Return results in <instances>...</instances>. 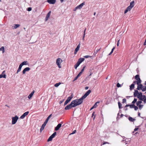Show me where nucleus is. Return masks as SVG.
<instances>
[{"instance_id":"f257e3e1","label":"nucleus","mask_w":146,"mask_h":146,"mask_svg":"<svg viewBox=\"0 0 146 146\" xmlns=\"http://www.w3.org/2000/svg\"><path fill=\"white\" fill-rule=\"evenodd\" d=\"M84 99L81 97L80 98L78 99H76L72 101V102L73 103V106H76L82 104L83 101Z\"/></svg>"},{"instance_id":"f03ea898","label":"nucleus","mask_w":146,"mask_h":146,"mask_svg":"<svg viewBox=\"0 0 146 146\" xmlns=\"http://www.w3.org/2000/svg\"><path fill=\"white\" fill-rule=\"evenodd\" d=\"M62 62V60L60 58H58L56 60V64L58 66L59 68H61V64Z\"/></svg>"},{"instance_id":"7ed1b4c3","label":"nucleus","mask_w":146,"mask_h":146,"mask_svg":"<svg viewBox=\"0 0 146 146\" xmlns=\"http://www.w3.org/2000/svg\"><path fill=\"white\" fill-rule=\"evenodd\" d=\"M19 119V117L17 115L15 116V117H12V124L13 125L15 124Z\"/></svg>"},{"instance_id":"20e7f679","label":"nucleus","mask_w":146,"mask_h":146,"mask_svg":"<svg viewBox=\"0 0 146 146\" xmlns=\"http://www.w3.org/2000/svg\"><path fill=\"white\" fill-rule=\"evenodd\" d=\"M73 97V94H72L69 97L67 100L65 101L64 103V105H66L71 100Z\"/></svg>"},{"instance_id":"39448f33","label":"nucleus","mask_w":146,"mask_h":146,"mask_svg":"<svg viewBox=\"0 0 146 146\" xmlns=\"http://www.w3.org/2000/svg\"><path fill=\"white\" fill-rule=\"evenodd\" d=\"M135 79L137 80L136 83L137 84H138L139 83H141V80L139 78V75H137L135 76Z\"/></svg>"},{"instance_id":"423d86ee","label":"nucleus","mask_w":146,"mask_h":146,"mask_svg":"<svg viewBox=\"0 0 146 146\" xmlns=\"http://www.w3.org/2000/svg\"><path fill=\"white\" fill-rule=\"evenodd\" d=\"M56 132H54V133L52 134L48 138L47 140V141L49 142L52 141V139L55 137V135H56Z\"/></svg>"},{"instance_id":"0eeeda50","label":"nucleus","mask_w":146,"mask_h":146,"mask_svg":"<svg viewBox=\"0 0 146 146\" xmlns=\"http://www.w3.org/2000/svg\"><path fill=\"white\" fill-rule=\"evenodd\" d=\"M72 107H74L73 106V103L71 102V104L68 105H67L65 108V109L66 110H69Z\"/></svg>"},{"instance_id":"6e6552de","label":"nucleus","mask_w":146,"mask_h":146,"mask_svg":"<svg viewBox=\"0 0 146 146\" xmlns=\"http://www.w3.org/2000/svg\"><path fill=\"white\" fill-rule=\"evenodd\" d=\"M91 92V91L90 90H88L84 94V95L82 96V97L84 99L85 98L88 96Z\"/></svg>"},{"instance_id":"1a4fd4ad","label":"nucleus","mask_w":146,"mask_h":146,"mask_svg":"<svg viewBox=\"0 0 146 146\" xmlns=\"http://www.w3.org/2000/svg\"><path fill=\"white\" fill-rule=\"evenodd\" d=\"M29 113V111H27L24 113L20 117V118L22 119L24 118Z\"/></svg>"},{"instance_id":"9d476101","label":"nucleus","mask_w":146,"mask_h":146,"mask_svg":"<svg viewBox=\"0 0 146 146\" xmlns=\"http://www.w3.org/2000/svg\"><path fill=\"white\" fill-rule=\"evenodd\" d=\"M80 43H79L78 45L77 46L76 48L75 49L74 53V54H76L77 53L78 51L79 50L80 47Z\"/></svg>"},{"instance_id":"9b49d317","label":"nucleus","mask_w":146,"mask_h":146,"mask_svg":"<svg viewBox=\"0 0 146 146\" xmlns=\"http://www.w3.org/2000/svg\"><path fill=\"white\" fill-rule=\"evenodd\" d=\"M30 69L29 67H26L25 68L23 71V74H25L26 72L30 70Z\"/></svg>"},{"instance_id":"f8f14e48","label":"nucleus","mask_w":146,"mask_h":146,"mask_svg":"<svg viewBox=\"0 0 146 146\" xmlns=\"http://www.w3.org/2000/svg\"><path fill=\"white\" fill-rule=\"evenodd\" d=\"M137 85V89L138 90H141V89L143 88V86L141 83H139Z\"/></svg>"},{"instance_id":"ddd939ff","label":"nucleus","mask_w":146,"mask_h":146,"mask_svg":"<svg viewBox=\"0 0 146 146\" xmlns=\"http://www.w3.org/2000/svg\"><path fill=\"white\" fill-rule=\"evenodd\" d=\"M84 5L85 3L83 2L80 4L79 5L77 6L76 7L78 9H80L82 8V7Z\"/></svg>"},{"instance_id":"4468645a","label":"nucleus","mask_w":146,"mask_h":146,"mask_svg":"<svg viewBox=\"0 0 146 146\" xmlns=\"http://www.w3.org/2000/svg\"><path fill=\"white\" fill-rule=\"evenodd\" d=\"M47 2L50 4H54L55 3L56 0H47Z\"/></svg>"},{"instance_id":"2eb2a0df","label":"nucleus","mask_w":146,"mask_h":146,"mask_svg":"<svg viewBox=\"0 0 146 146\" xmlns=\"http://www.w3.org/2000/svg\"><path fill=\"white\" fill-rule=\"evenodd\" d=\"M132 8L130 7L129 6H128L126 10L124 11V13H126L128 11H130Z\"/></svg>"},{"instance_id":"dca6fc26","label":"nucleus","mask_w":146,"mask_h":146,"mask_svg":"<svg viewBox=\"0 0 146 146\" xmlns=\"http://www.w3.org/2000/svg\"><path fill=\"white\" fill-rule=\"evenodd\" d=\"M61 126V124L60 123L55 127V131L58 130Z\"/></svg>"},{"instance_id":"f3484780","label":"nucleus","mask_w":146,"mask_h":146,"mask_svg":"<svg viewBox=\"0 0 146 146\" xmlns=\"http://www.w3.org/2000/svg\"><path fill=\"white\" fill-rule=\"evenodd\" d=\"M51 13V11H50L47 14L45 19V21H46L49 18V17L50 16V15Z\"/></svg>"},{"instance_id":"a211bd4d","label":"nucleus","mask_w":146,"mask_h":146,"mask_svg":"<svg viewBox=\"0 0 146 146\" xmlns=\"http://www.w3.org/2000/svg\"><path fill=\"white\" fill-rule=\"evenodd\" d=\"M35 92V90L33 91L28 96V98L29 99H30L33 96Z\"/></svg>"},{"instance_id":"6ab92c4d","label":"nucleus","mask_w":146,"mask_h":146,"mask_svg":"<svg viewBox=\"0 0 146 146\" xmlns=\"http://www.w3.org/2000/svg\"><path fill=\"white\" fill-rule=\"evenodd\" d=\"M84 60V58H79L78 61V62H79V63L80 64Z\"/></svg>"},{"instance_id":"aec40b11","label":"nucleus","mask_w":146,"mask_h":146,"mask_svg":"<svg viewBox=\"0 0 146 146\" xmlns=\"http://www.w3.org/2000/svg\"><path fill=\"white\" fill-rule=\"evenodd\" d=\"M137 96V98L140 100L141 97H142V93L141 92L139 93L138 95Z\"/></svg>"},{"instance_id":"412c9836","label":"nucleus","mask_w":146,"mask_h":146,"mask_svg":"<svg viewBox=\"0 0 146 146\" xmlns=\"http://www.w3.org/2000/svg\"><path fill=\"white\" fill-rule=\"evenodd\" d=\"M128 119L131 122H133L135 120V119L133 118L130 117H129Z\"/></svg>"},{"instance_id":"4be33fe9","label":"nucleus","mask_w":146,"mask_h":146,"mask_svg":"<svg viewBox=\"0 0 146 146\" xmlns=\"http://www.w3.org/2000/svg\"><path fill=\"white\" fill-rule=\"evenodd\" d=\"M134 1H131L130 3V5L129 6L130 7L132 8L134 5Z\"/></svg>"},{"instance_id":"5701e85b","label":"nucleus","mask_w":146,"mask_h":146,"mask_svg":"<svg viewBox=\"0 0 146 146\" xmlns=\"http://www.w3.org/2000/svg\"><path fill=\"white\" fill-rule=\"evenodd\" d=\"M139 93L138 91L137 90H135L134 93V95L135 97L137 96L138 95Z\"/></svg>"},{"instance_id":"b1692460","label":"nucleus","mask_w":146,"mask_h":146,"mask_svg":"<svg viewBox=\"0 0 146 146\" xmlns=\"http://www.w3.org/2000/svg\"><path fill=\"white\" fill-rule=\"evenodd\" d=\"M101 48H100L98 49H97L96 51H94V53L93 54L94 55H95L100 50Z\"/></svg>"},{"instance_id":"393cba45","label":"nucleus","mask_w":146,"mask_h":146,"mask_svg":"<svg viewBox=\"0 0 146 146\" xmlns=\"http://www.w3.org/2000/svg\"><path fill=\"white\" fill-rule=\"evenodd\" d=\"M134 85L135 84L134 83L132 84L130 87V89L131 90H132V89H133L134 88Z\"/></svg>"},{"instance_id":"a878e982","label":"nucleus","mask_w":146,"mask_h":146,"mask_svg":"<svg viewBox=\"0 0 146 146\" xmlns=\"http://www.w3.org/2000/svg\"><path fill=\"white\" fill-rule=\"evenodd\" d=\"M23 66L24 65H27L28 63L27 61H24L21 64Z\"/></svg>"},{"instance_id":"bb28decb","label":"nucleus","mask_w":146,"mask_h":146,"mask_svg":"<svg viewBox=\"0 0 146 146\" xmlns=\"http://www.w3.org/2000/svg\"><path fill=\"white\" fill-rule=\"evenodd\" d=\"M80 64L79 63V62H77L76 64L74 66V67L75 69H76L77 67L79 66L80 65Z\"/></svg>"},{"instance_id":"cd10ccee","label":"nucleus","mask_w":146,"mask_h":146,"mask_svg":"<svg viewBox=\"0 0 146 146\" xmlns=\"http://www.w3.org/2000/svg\"><path fill=\"white\" fill-rule=\"evenodd\" d=\"M6 78V75L4 74L3 75L2 74L0 75V78Z\"/></svg>"},{"instance_id":"c85d7f7f","label":"nucleus","mask_w":146,"mask_h":146,"mask_svg":"<svg viewBox=\"0 0 146 146\" xmlns=\"http://www.w3.org/2000/svg\"><path fill=\"white\" fill-rule=\"evenodd\" d=\"M143 92H144L146 90V86H143V88H142L141 90Z\"/></svg>"},{"instance_id":"c756f323","label":"nucleus","mask_w":146,"mask_h":146,"mask_svg":"<svg viewBox=\"0 0 146 146\" xmlns=\"http://www.w3.org/2000/svg\"><path fill=\"white\" fill-rule=\"evenodd\" d=\"M146 98V96L145 95H143L142 96V97L140 99V100L143 101L144 99H145Z\"/></svg>"},{"instance_id":"7c9ffc66","label":"nucleus","mask_w":146,"mask_h":146,"mask_svg":"<svg viewBox=\"0 0 146 146\" xmlns=\"http://www.w3.org/2000/svg\"><path fill=\"white\" fill-rule=\"evenodd\" d=\"M142 103V102L141 101H137V102L136 105L137 106H138L139 105H141V104Z\"/></svg>"},{"instance_id":"2f4dec72","label":"nucleus","mask_w":146,"mask_h":146,"mask_svg":"<svg viewBox=\"0 0 146 146\" xmlns=\"http://www.w3.org/2000/svg\"><path fill=\"white\" fill-rule=\"evenodd\" d=\"M20 25L19 24H15L14 26V28L15 29L19 27L20 26Z\"/></svg>"},{"instance_id":"473e14b6","label":"nucleus","mask_w":146,"mask_h":146,"mask_svg":"<svg viewBox=\"0 0 146 146\" xmlns=\"http://www.w3.org/2000/svg\"><path fill=\"white\" fill-rule=\"evenodd\" d=\"M61 84V83L60 82L56 83V84H55L54 86L56 87H57L59 86Z\"/></svg>"},{"instance_id":"72a5a7b5","label":"nucleus","mask_w":146,"mask_h":146,"mask_svg":"<svg viewBox=\"0 0 146 146\" xmlns=\"http://www.w3.org/2000/svg\"><path fill=\"white\" fill-rule=\"evenodd\" d=\"M100 103V102L99 101H98L97 102H96L95 104L93 106H94V108H96L97 106H98V105H97V104H99Z\"/></svg>"},{"instance_id":"f704fd0d","label":"nucleus","mask_w":146,"mask_h":146,"mask_svg":"<svg viewBox=\"0 0 146 146\" xmlns=\"http://www.w3.org/2000/svg\"><path fill=\"white\" fill-rule=\"evenodd\" d=\"M1 50L2 51L3 53L5 52V48L4 46H2L1 48Z\"/></svg>"},{"instance_id":"c9c22d12","label":"nucleus","mask_w":146,"mask_h":146,"mask_svg":"<svg viewBox=\"0 0 146 146\" xmlns=\"http://www.w3.org/2000/svg\"><path fill=\"white\" fill-rule=\"evenodd\" d=\"M118 106H119V109H120L121 108V106L122 105L121 104V103L119 102H118Z\"/></svg>"},{"instance_id":"e433bc0d","label":"nucleus","mask_w":146,"mask_h":146,"mask_svg":"<svg viewBox=\"0 0 146 146\" xmlns=\"http://www.w3.org/2000/svg\"><path fill=\"white\" fill-rule=\"evenodd\" d=\"M52 115V114H50L46 118V120L47 121H48L49 119L50 118V117H51Z\"/></svg>"},{"instance_id":"4c0bfd02","label":"nucleus","mask_w":146,"mask_h":146,"mask_svg":"<svg viewBox=\"0 0 146 146\" xmlns=\"http://www.w3.org/2000/svg\"><path fill=\"white\" fill-rule=\"evenodd\" d=\"M44 127L45 126L42 125L40 130L41 132L44 129Z\"/></svg>"},{"instance_id":"58836bf2","label":"nucleus","mask_w":146,"mask_h":146,"mask_svg":"<svg viewBox=\"0 0 146 146\" xmlns=\"http://www.w3.org/2000/svg\"><path fill=\"white\" fill-rule=\"evenodd\" d=\"M137 99L136 98H134L133 101L132 102V103L133 104L137 102Z\"/></svg>"},{"instance_id":"ea45409f","label":"nucleus","mask_w":146,"mask_h":146,"mask_svg":"<svg viewBox=\"0 0 146 146\" xmlns=\"http://www.w3.org/2000/svg\"><path fill=\"white\" fill-rule=\"evenodd\" d=\"M140 110H141L142 108L143 107V105H140L138 106Z\"/></svg>"},{"instance_id":"a19ab883","label":"nucleus","mask_w":146,"mask_h":146,"mask_svg":"<svg viewBox=\"0 0 146 146\" xmlns=\"http://www.w3.org/2000/svg\"><path fill=\"white\" fill-rule=\"evenodd\" d=\"M135 106V105L134 104H133L130 105L129 106L130 108H134Z\"/></svg>"},{"instance_id":"79ce46f5","label":"nucleus","mask_w":146,"mask_h":146,"mask_svg":"<svg viewBox=\"0 0 146 146\" xmlns=\"http://www.w3.org/2000/svg\"><path fill=\"white\" fill-rule=\"evenodd\" d=\"M21 69H20V68H18L16 73L17 74H18L19 72L21 71Z\"/></svg>"},{"instance_id":"37998d69","label":"nucleus","mask_w":146,"mask_h":146,"mask_svg":"<svg viewBox=\"0 0 146 146\" xmlns=\"http://www.w3.org/2000/svg\"><path fill=\"white\" fill-rule=\"evenodd\" d=\"M48 122V121H47L45 120V121H44V123L42 124V125L45 126L46 125V124Z\"/></svg>"},{"instance_id":"c03bdc74","label":"nucleus","mask_w":146,"mask_h":146,"mask_svg":"<svg viewBox=\"0 0 146 146\" xmlns=\"http://www.w3.org/2000/svg\"><path fill=\"white\" fill-rule=\"evenodd\" d=\"M76 130H74L73 132H72V133H70V135H72V134H74V133H76Z\"/></svg>"},{"instance_id":"a18cd8bd","label":"nucleus","mask_w":146,"mask_h":146,"mask_svg":"<svg viewBox=\"0 0 146 146\" xmlns=\"http://www.w3.org/2000/svg\"><path fill=\"white\" fill-rule=\"evenodd\" d=\"M138 129H139L138 128H135L134 129L133 131V133H134V132L136 131H137Z\"/></svg>"},{"instance_id":"49530a36","label":"nucleus","mask_w":146,"mask_h":146,"mask_svg":"<svg viewBox=\"0 0 146 146\" xmlns=\"http://www.w3.org/2000/svg\"><path fill=\"white\" fill-rule=\"evenodd\" d=\"M117 86L118 88L120 87H121V85L119 83H118L117 84Z\"/></svg>"},{"instance_id":"de8ad7c7","label":"nucleus","mask_w":146,"mask_h":146,"mask_svg":"<svg viewBox=\"0 0 146 146\" xmlns=\"http://www.w3.org/2000/svg\"><path fill=\"white\" fill-rule=\"evenodd\" d=\"M135 110H137L138 109V108L137 106H135L134 108Z\"/></svg>"},{"instance_id":"09e8293b","label":"nucleus","mask_w":146,"mask_h":146,"mask_svg":"<svg viewBox=\"0 0 146 146\" xmlns=\"http://www.w3.org/2000/svg\"><path fill=\"white\" fill-rule=\"evenodd\" d=\"M126 102V99H123L122 100V103H124Z\"/></svg>"},{"instance_id":"8fccbe9b","label":"nucleus","mask_w":146,"mask_h":146,"mask_svg":"<svg viewBox=\"0 0 146 146\" xmlns=\"http://www.w3.org/2000/svg\"><path fill=\"white\" fill-rule=\"evenodd\" d=\"M91 56L89 55H86L84 56V57L85 58H88L89 57H90Z\"/></svg>"},{"instance_id":"3c124183","label":"nucleus","mask_w":146,"mask_h":146,"mask_svg":"<svg viewBox=\"0 0 146 146\" xmlns=\"http://www.w3.org/2000/svg\"><path fill=\"white\" fill-rule=\"evenodd\" d=\"M32 8L31 7H29L28 8L27 11H30L31 10Z\"/></svg>"},{"instance_id":"603ef678","label":"nucleus","mask_w":146,"mask_h":146,"mask_svg":"<svg viewBox=\"0 0 146 146\" xmlns=\"http://www.w3.org/2000/svg\"><path fill=\"white\" fill-rule=\"evenodd\" d=\"M82 72H80L79 73L78 75L77 76H78V77H79L82 74Z\"/></svg>"},{"instance_id":"864d4df0","label":"nucleus","mask_w":146,"mask_h":146,"mask_svg":"<svg viewBox=\"0 0 146 146\" xmlns=\"http://www.w3.org/2000/svg\"><path fill=\"white\" fill-rule=\"evenodd\" d=\"M119 41H120V39H119L118 40L117 42V46H119Z\"/></svg>"},{"instance_id":"5fc2aeb1","label":"nucleus","mask_w":146,"mask_h":146,"mask_svg":"<svg viewBox=\"0 0 146 146\" xmlns=\"http://www.w3.org/2000/svg\"><path fill=\"white\" fill-rule=\"evenodd\" d=\"M109 144V143L108 142H104L103 143V145H105V144Z\"/></svg>"},{"instance_id":"6e6d98bb","label":"nucleus","mask_w":146,"mask_h":146,"mask_svg":"<svg viewBox=\"0 0 146 146\" xmlns=\"http://www.w3.org/2000/svg\"><path fill=\"white\" fill-rule=\"evenodd\" d=\"M22 66H23L22 65V64H20L19 65V68H20V69H21V68H22Z\"/></svg>"},{"instance_id":"4d7b16f0","label":"nucleus","mask_w":146,"mask_h":146,"mask_svg":"<svg viewBox=\"0 0 146 146\" xmlns=\"http://www.w3.org/2000/svg\"><path fill=\"white\" fill-rule=\"evenodd\" d=\"M79 77L78 76H76L74 78V80H73V81L76 80Z\"/></svg>"},{"instance_id":"13d9d810","label":"nucleus","mask_w":146,"mask_h":146,"mask_svg":"<svg viewBox=\"0 0 146 146\" xmlns=\"http://www.w3.org/2000/svg\"><path fill=\"white\" fill-rule=\"evenodd\" d=\"M85 68V66L83 67V68H82V69L81 70V72H83V71H84V69Z\"/></svg>"},{"instance_id":"bf43d9fd","label":"nucleus","mask_w":146,"mask_h":146,"mask_svg":"<svg viewBox=\"0 0 146 146\" xmlns=\"http://www.w3.org/2000/svg\"><path fill=\"white\" fill-rule=\"evenodd\" d=\"M143 101L144 102L145 104L146 103V98L145 99H144Z\"/></svg>"},{"instance_id":"052dcab7","label":"nucleus","mask_w":146,"mask_h":146,"mask_svg":"<svg viewBox=\"0 0 146 146\" xmlns=\"http://www.w3.org/2000/svg\"><path fill=\"white\" fill-rule=\"evenodd\" d=\"M77 9H77V7H75V8L74 9V11H76V10Z\"/></svg>"},{"instance_id":"680f3d73","label":"nucleus","mask_w":146,"mask_h":146,"mask_svg":"<svg viewBox=\"0 0 146 146\" xmlns=\"http://www.w3.org/2000/svg\"><path fill=\"white\" fill-rule=\"evenodd\" d=\"M85 35L83 34V38H82V39H83V40H84V38L85 36Z\"/></svg>"},{"instance_id":"e2e57ef3","label":"nucleus","mask_w":146,"mask_h":146,"mask_svg":"<svg viewBox=\"0 0 146 146\" xmlns=\"http://www.w3.org/2000/svg\"><path fill=\"white\" fill-rule=\"evenodd\" d=\"M115 49V47H114L112 49L111 51L112 52H113V50H114V49Z\"/></svg>"},{"instance_id":"0e129e2a","label":"nucleus","mask_w":146,"mask_h":146,"mask_svg":"<svg viewBox=\"0 0 146 146\" xmlns=\"http://www.w3.org/2000/svg\"><path fill=\"white\" fill-rule=\"evenodd\" d=\"M94 107H95L94 106H92V107L91 108L90 110H92V109H94V108H94Z\"/></svg>"},{"instance_id":"69168bd1","label":"nucleus","mask_w":146,"mask_h":146,"mask_svg":"<svg viewBox=\"0 0 146 146\" xmlns=\"http://www.w3.org/2000/svg\"><path fill=\"white\" fill-rule=\"evenodd\" d=\"M86 29H85L84 30L83 34L85 35V31H86Z\"/></svg>"},{"instance_id":"338daca9","label":"nucleus","mask_w":146,"mask_h":146,"mask_svg":"<svg viewBox=\"0 0 146 146\" xmlns=\"http://www.w3.org/2000/svg\"><path fill=\"white\" fill-rule=\"evenodd\" d=\"M86 90H87L88 88V86H86L85 88Z\"/></svg>"},{"instance_id":"774afa93","label":"nucleus","mask_w":146,"mask_h":146,"mask_svg":"<svg viewBox=\"0 0 146 146\" xmlns=\"http://www.w3.org/2000/svg\"><path fill=\"white\" fill-rule=\"evenodd\" d=\"M129 105H130L127 104V105H126L125 106V107H127L129 106Z\"/></svg>"}]
</instances>
